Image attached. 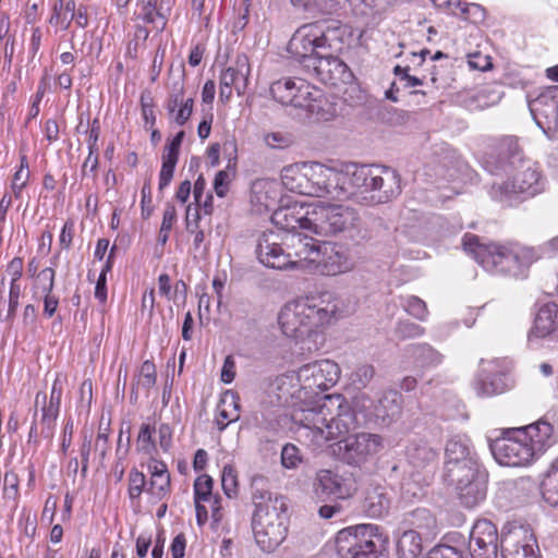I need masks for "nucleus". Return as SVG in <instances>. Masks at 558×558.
I'll return each instance as SVG.
<instances>
[{
    "label": "nucleus",
    "mask_w": 558,
    "mask_h": 558,
    "mask_svg": "<svg viewBox=\"0 0 558 558\" xmlns=\"http://www.w3.org/2000/svg\"><path fill=\"white\" fill-rule=\"evenodd\" d=\"M484 168L492 174L505 173L508 180L493 183L489 195L507 206H513L519 195L534 196L544 190V181L537 165L524 158L515 137L507 136L486 154Z\"/></svg>",
    "instance_id": "f257e3e1"
},
{
    "label": "nucleus",
    "mask_w": 558,
    "mask_h": 558,
    "mask_svg": "<svg viewBox=\"0 0 558 558\" xmlns=\"http://www.w3.org/2000/svg\"><path fill=\"white\" fill-rule=\"evenodd\" d=\"M251 499L254 505L252 530L256 544L263 551H274L288 534V505L282 496L269 490L268 480L259 474L252 477Z\"/></svg>",
    "instance_id": "f03ea898"
},
{
    "label": "nucleus",
    "mask_w": 558,
    "mask_h": 558,
    "mask_svg": "<svg viewBox=\"0 0 558 558\" xmlns=\"http://www.w3.org/2000/svg\"><path fill=\"white\" fill-rule=\"evenodd\" d=\"M371 405V398L365 393L355 397L352 407H349L340 393L316 392V445L318 438L337 440L351 429L366 425L368 414L365 410Z\"/></svg>",
    "instance_id": "7ed1b4c3"
},
{
    "label": "nucleus",
    "mask_w": 558,
    "mask_h": 558,
    "mask_svg": "<svg viewBox=\"0 0 558 558\" xmlns=\"http://www.w3.org/2000/svg\"><path fill=\"white\" fill-rule=\"evenodd\" d=\"M462 244L469 255L494 275L521 276L537 259L533 248L517 242L485 243L477 235L466 233Z\"/></svg>",
    "instance_id": "20e7f679"
},
{
    "label": "nucleus",
    "mask_w": 558,
    "mask_h": 558,
    "mask_svg": "<svg viewBox=\"0 0 558 558\" xmlns=\"http://www.w3.org/2000/svg\"><path fill=\"white\" fill-rule=\"evenodd\" d=\"M335 549L339 558H389L388 536L376 524H356L340 530L333 544L325 546Z\"/></svg>",
    "instance_id": "39448f33"
},
{
    "label": "nucleus",
    "mask_w": 558,
    "mask_h": 558,
    "mask_svg": "<svg viewBox=\"0 0 558 558\" xmlns=\"http://www.w3.org/2000/svg\"><path fill=\"white\" fill-rule=\"evenodd\" d=\"M347 233L352 240L366 238L359 213L342 204L316 202V234L333 235Z\"/></svg>",
    "instance_id": "423d86ee"
},
{
    "label": "nucleus",
    "mask_w": 558,
    "mask_h": 558,
    "mask_svg": "<svg viewBox=\"0 0 558 558\" xmlns=\"http://www.w3.org/2000/svg\"><path fill=\"white\" fill-rule=\"evenodd\" d=\"M384 448L380 435L372 433H357L329 446L331 454L342 462L361 466L373 459Z\"/></svg>",
    "instance_id": "0eeeda50"
},
{
    "label": "nucleus",
    "mask_w": 558,
    "mask_h": 558,
    "mask_svg": "<svg viewBox=\"0 0 558 558\" xmlns=\"http://www.w3.org/2000/svg\"><path fill=\"white\" fill-rule=\"evenodd\" d=\"M313 317V298L303 296L284 305L279 313L278 323L287 337L305 340L314 333Z\"/></svg>",
    "instance_id": "6e6552de"
},
{
    "label": "nucleus",
    "mask_w": 558,
    "mask_h": 558,
    "mask_svg": "<svg viewBox=\"0 0 558 558\" xmlns=\"http://www.w3.org/2000/svg\"><path fill=\"white\" fill-rule=\"evenodd\" d=\"M489 449L500 465L525 466L531 464L536 456L524 436L518 433L517 437L502 436L489 441Z\"/></svg>",
    "instance_id": "1a4fd4ad"
},
{
    "label": "nucleus",
    "mask_w": 558,
    "mask_h": 558,
    "mask_svg": "<svg viewBox=\"0 0 558 558\" xmlns=\"http://www.w3.org/2000/svg\"><path fill=\"white\" fill-rule=\"evenodd\" d=\"M281 233L274 230L263 232L257 241L255 253L260 264L268 268L287 270L304 265V260H293L281 246Z\"/></svg>",
    "instance_id": "9d476101"
},
{
    "label": "nucleus",
    "mask_w": 558,
    "mask_h": 558,
    "mask_svg": "<svg viewBox=\"0 0 558 558\" xmlns=\"http://www.w3.org/2000/svg\"><path fill=\"white\" fill-rule=\"evenodd\" d=\"M348 166L340 167L336 161H316V198H348Z\"/></svg>",
    "instance_id": "9b49d317"
},
{
    "label": "nucleus",
    "mask_w": 558,
    "mask_h": 558,
    "mask_svg": "<svg viewBox=\"0 0 558 558\" xmlns=\"http://www.w3.org/2000/svg\"><path fill=\"white\" fill-rule=\"evenodd\" d=\"M536 125L547 135L558 131V85L548 86L529 101Z\"/></svg>",
    "instance_id": "f8f14e48"
},
{
    "label": "nucleus",
    "mask_w": 558,
    "mask_h": 558,
    "mask_svg": "<svg viewBox=\"0 0 558 558\" xmlns=\"http://www.w3.org/2000/svg\"><path fill=\"white\" fill-rule=\"evenodd\" d=\"M354 266L348 248L330 241H316V271L335 276L347 272Z\"/></svg>",
    "instance_id": "ddd939ff"
},
{
    "label": "nucleus",
    "mask_w": 558,
    "mask_h": 558,
    "mask_svg": "<svg viewBox=\"0 0 558 558\" xmlns=\"http://www.w3.org/2000/svg\"><path fill=\"white\" fill-rule=\"evenodd\" d=\"M500 536L495 524L480 519L470 532L469 553L471 558H498Z\"/></svg>",
    "instance_id": "4468645a"
},
{
    "label": "nucleus",
    "mask_w": 558,
    "mask_h": 558,
    "mask_svg": "<svg viewBox=\"0 0 558 558\" xmlns=\"http://www.w3.org/2000/svg\"><path fill=\"white\" fill-rule=\"evenodd\" d=\"M533 534L523 526L502 529L500 534L501 558H538Z\"/></svg>",
    "instance_id": "2eb2a0df"
},
{
    "label": "nucleus",
    "mask_w": 558,
    "mask_h": 558,
    "mask_svg": "<svg viewBox=\"0 0 558 558\" xmlns=\"http://www.w3.org/2000/svg\"><path fill=\"white\" fill-rule=\"evenodd\" d=\"M371 402L372 405L365 410L368 414L367 423L374 421L388 426L401 416L403 399L396 390L385 391L376 403Z\"/></svg>",
    "instance_id": "dca6fc26"
},
{
    "label": "nucleus",
    "mask_w": 558,
    "mask_h": 558,
    "mask_svg": "<svg viewBox=\"0 0 558 558\" xmlns=\"http://www.w3.org/2000/svg\"><path fill=\"white\" fill-rule=\"evenodd\" d=\"M376 165H348V198L360 195L363 199L371 202V194L375 186V179L378 177Z\"/></svg>",
    "instance_id": "f3484780"
},
{
    "label": "nucleus",
    "mask_w": 558,
    "mask_h": 558,
    "mask_svg": "<svg viewBox=\"0 0 558 558\" xmlns=\"http://www.w3.org/2000/svg\"><path fill=\"white\" fill-rule=\"evenodd\" d=\"M517 433L529 441L536 458L558 441V430L546 418L519 428Z\"/></svg>",
    "instance_id": "a211bd4d"
},
{
    "label": "nucleus",
    "mask_w": 558,
    "mask_h": 558,
    "mask_svg": "<svg viewBox=\"0 0 558 558\" xmlns=\"http://www.w3.org/2000/svg\"><path fill=\"white\" fill-rule=\"evenodd\" d=\"M391 500L390 490L386 485L371 483L364 490L361 510L368 518L379 519L388 514Z\"/></svg>",
    "instance_id": "6ab92c4d"
},
{
    "label": "nucleus",
    "mask_w": 558,
    "mask_h": 558,
    "mask_svg": "<svg viewBox=\"0 0 558 558\" xmlns=\"http://www.w3.org/2000/svg\"><path fill=\"white\" fill-rule=\"evenodd\" d=\"M378 177L371 194V203L385 204L401 194V178L399 173L386 166H378Z\"/></svg>",
    "instance_id": "aec40b11"
},
{
    "label": "nucleus",
    "mask_w": 558,
    "mask_h": 558,
    "mask_svg": "<svg viewBox=\"0 0 558 558\" xmlns=\"http://www.w3.org/2000/svg\"><path fill=\"white\" fill-rule=\"evenodd\" d=\"M316 482L323 493L344 499L356 492L357 485L352 476L343 477L330 470H322L316 474Z\"/></svg>",
    "instance_id": "412c9836"
},
{
    "label": "nucleus",
    "mask_w": 558,
    "mask_h": 558,
    "mask_svg": "<svg viewBox=\"0 0 558 558\" xmlns=\"http://www.w3.org/2000/svg\"><path fill=\"white\" fill-rule=\"evenodd\" d=\"M288 51L300 63L312 61L314 56V24L300 26L288 45Z\"/></svg>",
    "instance_id": "4be33fe9"
},
{
    "label": "nucleus",
    "mask_w": 558,
    "mask_h": 558,
    "mask_svg": "<svg viewBox=\"0 0 558 558\" xmlns=\"http://www.w3.org/2000/svg\"><path fill=\"white\" fill-rule=\"evenodd\" d=\"M344 316V306L341 300L330 292H323L316 299V327L329 326Z\"/></svg>",
    "instance_id": "5701e85b"
},
{
    "label": "nucleus",
    "mask_w": 558,
    "mask_h": 558,
    "mask_svg": "<svg viewBox=\"0 0 558 558\" xmlns=\"http://www.w3.org/2000/svg\"><path fill=\"white\" fill-rule=\"evenodd\" d=\"M461 504L466 508H474L486 498L487 474L485 472L470 481L454 485Z\"/></svg>",
    "instance_id": "b1692460"
},
{
    "label": "nucleus",
    "mask_w": 558,
    "mask_h": 558,
    "mask_svg": "<svg viewBox=\"0 0 558 558\" xmlns=\"http://www.w3.org/2000/svg\"><path fill=\"white\" fill-rule=\"evenodd\" d=\"M557 328L558 305L555 302H546L537 310L529 339L532 341L534 338H545L555 332Z\"/></svg>",
    "instance_id": "393cba45"
},
{
    "label": "nucleus",
    "mask_w": 558,
    "mask_h": 558,
    "mask_svg": "<svg viewBox=\"0 0 558 558\" xmlns=\"http://www.w3.org/2000/svg\"><path fill=\"white\" fill-rule=\"evenodd\" d=\"M485 472L481 470L477 459H466V461L458 462L444 468V480L448 485H457L465 481L474 478V476Z\"/></svg>",
    "instance_id": "a878e982"
},
{
    "label": "nucleus",
    "mask_w": 558,
    "mask_h": 558,
    "mask_svg": "<svg viewBox=\"0 0 558 558\" xmlns=\"http://www.w3.org/2000/svg\"><path fill=\"white\" fill-rule=\"evenodd\" d=\"M405 457L414 469L421 470L434 464L438 453L424 440H412L407 446Z\"/></svg>",
    "instance_id": "bb28decb"
},
{
    "label": "nucleus",
    "mask_w": 558,
    "mask_h": 558,
    "mask_svg": "<svg viewBox=\"0 0 558 558\" xmlns=\"http://www.w3.org/2000/svg\"><path fill=\"white\" fill-rule=\"evenodd\" d=\"M250 62L246 54L241 53L236 56L235 65L228 66L220 76V85L234 86L240 93V81L243 82V87L246 86V81L250 75Z\"/></svg>",
    "instance_id": "cd10ccee"
},
{
    "label": "nucleus",
    "mask_w": 558,
    "mask_h": 558,
    "mask_svg": "<svg viewBox=\"0 0 558 558\" xmlns=\"http://www.w3.org/2000/svg\"><path fill=\"white\" fill-rule=\"evenodd\" d=\"M466 459H477L471 450L470 439L460 435L450 438L445 448V465L460 463Z\"/></svg>",
    "instance_id": "c85d7f7f"
},
{
    "label": "nucleus",
    "mask_w": 558,
    "mask_h": 558,
    "mask_svg": "<svg viewBox=\"0 0 558 558\" xmlns=\"http://www.w3.org/2000/svg\"><path fill=\"white\" fill-rule=\"evenodd\" d=\"M506 390H508V383L505 374H488L487 369L482 368L476 381V391L480 396L492 397Z\"/></svg>",
    "instance_id": "c756f323"
},
{
    "label": "nucleus",
    "mask_w": 558,
    "mask_h": 558,
    "mask_svg": "<svg viewBox=\"0 0 558 558\" xmlns=\"http://www.w3.org/2000/svg\"><path fill=\"white\" fill-rule=\"evenodd\" d=\"M162 3L163 0L160 2L159 0H137V5L141 9L138 17L147 24L159 23L160 29L163 31L167 25L170 8L163 10Z\"/></svg>",
    "instance_id": "7c9ffc66"
},
{
    "label": "nucleus",
    "mask_w": 558,
    "mask_h": 558,
    "mask_svg": "<svg viewBox=\"0 0 558 558\" xmlns=\"http://www.w3.org/2000/svg\"><path fill=\"white\" fill-rule=\"evenodd\" d=\"M339 365L329 359L316 360V387L325 391L332 388L340 379Z\"/></svg>",
    "instance_id": "2f4dec72"
},
{
    "label": "nucleus",
    "mask_w": 558,
    "mask_h": 558,
    "mask_svg": "<svg viewBox=\"0 0 558 558\" xmlns=\"http://www.w3.org/2000/svg\"><path fill=\"white\" fill-rule=\"evenodd\" d=\"M348 66L335 57H322L316 52V78L325 84H336L335 72L344 73Z\"/></svg>",
    "instance_id": "473e14b6"
},
{
    "label": "nucleus",
    "mask_w": 558,
    "mask_h": 558,
    "mask_svg": "<svg viewBox=\"0 0 558 558\" xmlns=\"http://www.w3.org/2000/svg\"><path fill=\"white\" fill-rule=\"evenodd\" d=\"M408 352L417 367H436L441 364L444 355L428 343H416L408 348Z\"/></svg>",
    "instance_id": "72a5a7b5"
},
{
    "label": "nucleus",
    "mask_w": 558,
    "mask_h": 558,
    "mask_svg": "<svg viewBox=\"0 0 558 558\" xmlns=\"http://www.w3.org/2000/svg\"><path fill=\"white\" fill-rule=\"evenodd\" d=\"M313 90L314 85L304 78H298L290 106L304 111V119H310L313 112Z\"/></svg>",
    "instance_id": "f704fd0d"
},
{
    "label": "nucleus",
    "mask_w": 558,
    "mask_h": 558,
    "mask_svg": "<svg viewBox=\"0 0 558 558\" xmlns=\"http://www.w3.org/2000/svg\"><path fill=\"white\" fill-rule=\"evenodd\" d=\"M422 550V536L417 531L409 530L401 534L397 543L399 558H417Z\"/></svg>",
    "instance_id": "c9c22d12"
},
{
    "label": "nucleus",
    "mask_w": 558,
    "mask_h": 558,
    "mask_svg": "<svg viewBox=\"0 0 558 558\" xmlns=\"http://www.w3.org/2000/svg\"><path fill=\"white\" fill-rule=\"evenodd\" d=\"M291 246L294 250L295 260H304V265L296 269H311L314 260L310 258V255L314 252V238L304 233H295L291 236Z\"/></svg>",
    "instance_id": "e433bc0d"
},
{
    "label": "nucleus",
    "mask_w": 558,
    "mask_h": 558,
    "mask_svg": "<svg viewBox=\"0 0 558 558\" xmlns=\"http://www.w3.org/2000/svg\"><path fill=\"white\" fill-rule=\"evenodd\" d=\"M407 521L416 530H421L426 536L435 533L436 519L426 508H416L408 512Z\"/></svg>",
    "instance_id": "4c0bfd02"
},
{
    "label": "nucleus",
    "mask_w": 558,
    "mask_h": 558,
    "mask_svg": "<svg viewBox=\"0 0 558 558\" xmlns=\"http://www.w3.org/2000/svg\"><path fill=\"white\" fill-rule=\"evenodd\" d=\"M448 14L473 24H481L486 19V10L481 4L462 2L460 0L459 5L449 11Z\"/></svg>",
    "instance_id": "58836bf2"
},
{
    "label": "nucleus",
    "mask_w": 558,
    "mask_h": 558,
    "mask_svg": "<svg viewBox=\"0 0 558 558\" xmlns=\"http://www.w3.org/2000/svg\"><path fill=\"white\" fill-rule=\"evenodd\" d=\"M298 78L280 80L271 84L270 94L274 99L282 105H291L293 93L295 92Z\"/></svg>",
    "instance_id": "ea45409f"
},
{
    "label": "nucleus",
    "mask_w": 558,
    "mask_h": 558,
    "mask_svg": "<svg viewBox=\"0 0 558 558\" xmlns=\"http://www.w3.org/2000/svg\"><path fill=\"white\" fill-rule=\"evenodd\" d=\"M311 205L306 203H295L292 208L290 220L287 219V227L295 228L291 221L295 222L300 229L312 230L313 220L310 215L313 213L310 210Z\"/></svg>",
    "instance_id": "a19ab883"
},
{
    "label": "nucleus",
    "mask_w": 558,
    "mask_h": 558,
    "mask_svg": "<svg viewBox=\"0 0 558 558\" xmlns=\"http://www.w3.org/2000/svg\"><path fill=\"white\" fill-rule=\"evenodd\" d=\"M63 392V383L60 374H57L53 380L49 402L47 403V396L44 392H37L35 398V404L37 405L40 401L43 405L60 412L61 398Z\"/></svg>",
    "instance_id": "79ce46f5"
},
{
    "label": "nucleus",
    "mask_w": 558,
    "mask_h": 558,
    "mask_svg": "<svg viewBox=\"0 0 558 558\" xmlns=\"http://www.w3.org/2000/svg\"><path fill=\"white\" fill-rule=\"evenodd\" d=\"M543 499L551 507L558 506V474L547 472L541 483Z\"/></svg>",
    "instance_id": "37998d69"
},
{
    "label": "nucleus",
    "mask_w": 558,
    "mask_h": 558,
    "mask_svg": "<svg viewBox=\"0 0 558 558\" xmlns=\"http://www.w3.org/2000/svg\"><path fill=\"white\" fill-rule=\"evenodd\" d=\"M146 492L158 500L168 496L170 494V473L150 476L149 486Z\"/></svg>",
    "instance_id": "c03bdc74"
},
{
    "label": "nucleus",
    "mask_w": 558,
    "mask_h": 558,
    "mask_svg": "<svg viewBox=\"0 0 558 558\" xmlns=\"http://www.w3.org/2000/svg\"><path fill=\"white\" fill-rule=\"evenodd\" d=\"M175 220H177V209H175L174 205L168 203L163 210L162 222H161V227H160V231H159V235H158V240H157L158 244H160L161 246H163L167 243V241L169 239V233H170Z\"/></svg>",
    "instance_id": "a18cd8bd"
},
{
    "label": "nucleus",
    "mask_w": 558,
    "mask_h": 558,
    "mask_svg": "<svg viewBox=\"0 0 558 558\" xmlns=\"http://www.w3.org/2000/svg\"><path fill=\"white\" fill-rule=\"evenodd\" d=\"M221 486L228 498L236 497L239 492L238 474L235 469L230 464L225 465L222 469Z\"/></svg>",
    "instance_id": "49530a36"
},
{
    "label": "nucleus",
    "mask_w": 558,
    "mask_h": 558,
    "mask_svg": "<svg viewBox=\"0 0 558 558\" xmlns=\"http://www.w3.org/2000/svg\"><path fill=\"white\" fill-rule=\"evenodd\" d=\"M214 481L207 475H199L194 482V501H210Z\"/></svg>",
    "instance_id": "de8ad7c7"
},
{
    "label": "nucleus",
    "mask_w": 558,
    "mask_h": 558,
    "mask_svg": "<svg viewBox=\"0 0 558 558\" xmlns=\"http://www.w3.org/2000/svg\"><path fill=\"white\" fill-rule=\"evenodd\" d=\"M59 412L43 405L40 417V436L45 439H51L54 434L56 421Z\"/></svg>",
    "instance_id": "09e8293b"
},
{
    "label": "nucleus",
    "mask_w": 558,
    "mask_h": 558,
    "mask_svg": "<svg viewBox=\"0 0 558 558\" xmlns=\"http://www.w3.org/2000/svg\"><path fill=\"white\" fill-rule=\"evenodd\" d=\"M265 144L272 149H286L294 144V136L288 132H271L265 135Z\"/></svg>",
    "instance_id": "8fccbe9b"
},
{
    "label": "nucleus",
    "mask_w": 558,
    "mask_h": 558,
    "mask_svg": "<svg viewBox=\"0 0 558 558\" xmlns=\"http://www.w3.org/2000/svg\"><path fill=\"white\" fill-rule=\"evenodd\" d=\"M146 478L145 475L137 469H132L129 473V497L132 501L140 499L142 493L145 490Z\"/></svg>",
    "instance_id": "3c124183"
},
{
    "label": "nucleus",
    "mask_w": 558,
    "mask_h": 558,
    "mask_svg": "<svg viewBox=\"0 0 558 558\" xmlns=\"http://www.w3.org/2000/svg\"><path fill=\"white\" fill-rule=\"evenodd\" d=\"M375 375V369L373 365L369 364H361L355 367V369L351 374V381L354 387L357 389L365 388Z\"/></svg>",
    "instance_id": "603ef678"
},
{
    "label": "nucleus",
    "mask_w": 558,
    "mask_h": 558,
    "mask_svg": "<svg viewBox=\"0 0 558 558\" xmlns=\"http://www.w3.org/2000/svg\"><path fill=\"white\" fill-rule=\"evenodd\" d=\"M424 332L425 329L422 326L410 320H400L395 328L397 338L401 340L417 338Z\"/></svg>",
    "instance_id": "864d4df0"
},
{
    "label": "nucleus",
    "mask_w": 558,
    "mask_h": 558,
    "mask_svg": "<svg viewBox=\"0 0 558 558\" xmlns=\"http://www.w3.org/2000/svg\"><path fill=\"white\" fill-rule=\"evenodd\" d=\"M156 378L157 376L155 364L149 360L144 361L140 369L137 385L148 390L155 386Z\"/></svg>",
    "instance_id": "5fc2aeb1"
},
{
    "label": "nucleus",
    "mask_w": 558,
    "mask_h": 558,
    "mask_svg": "<svg viewBox=\"0 0 558 558\" xmlns=\"http://www.w3.org/2000/svg\"><path fill=\"white\" fill-rule=\"evenodd\" d=\"M99 136H100V123H99L98 119H94L92 122V126L89 130V136H88V141H87L89 153H88V156L82 167L83 175L86 174V169H87L88 162L92 160V155L98 153L97 143H98Z\"/></svg>",
    "instance_id": "6e6d98bb"
},
{
    "label": "nucleus",
    "mask_w": 558,
    "mask_h": 558,
    "mask_svg": "<svg viewBox=\"0 0 558 558\" xmlns=\"http://www.w3.org/2000/svg\"><path fill=\"white\" fill-rule=\"evenodd\" d=\"M427 558H466L463 551L454 546L439 544L429 550Z\"/></svg>",
    "instance_id": "4d7b16f0"
},
{
    "label": "nucleus",
    "mask_w": 558,
    "mask_h": 558,
    "mask_svg": "<svg viewBox=\"0 0 558 558\" xmlns=\"http://www.w3.org/2000/svg\"><path fill=\"white\" fill-rule=\"evenodd\" d=\"M405 311L420 320H424L428 314L425 302L413 295L407 299Z\"/></svg>",
    "instance_id": "13d9d810"
},
{
    "label": "nucleus",
    "mask_w": 558,
    "mask_h": 558,
    "mask_svg": "<svg viewBox=\"0 0 558 558\" xmlns=\"http://www.w3.org/2000/svg\"><path fill=\"white\" fill-rule=\"evenodd\" d=\"M177 162L178 161L171 160L170 158L162 159V165H161V169H160V173H159V186H158L159 191H162L165 187H167L170 184V182L173 178Z\"/></svg>",
    "instance_id": "bf43d9fd"
},
{
    "label": "nucleus",
    "mask_w": 558,
    "mask_h": 558,
    "mask_svg": "<svg viewBox=\"0 0 558 558\" xmlns=\"http://www.w3.org/2000/svg\"><path fill=\"white\" fill-rule=\"evenodd\" d=\"M142 114L146 125L150 128L156 123V116L154 112V102L149 93H143L141 96Z\"/></svg>",
    "instance_id": "052dcab7"
},
{
    "label": "nucleus",
    "mask_w": 558,
    "mask_h": 558,
    "mask_svg": "<svg viewBox=\"0 0 558 558\" xmlns=\"http://www.w3.org/2000/svg\"><path fill=\"white\" fill-rule=\"evenodd\" d=\"M153 432L154 428H151L149 424H142L137 436V444L141 450L150 452V450L155 448L153 441Z\"/></svg>",
    "instance_id": "680f3d73"
},
{
    "label": "nucleus",
    "mask_w": 558,
    "mask_h": 558,
    "mask_svg": "<svg viewBox=\"0 0 558 558\" xmlns=\"http://www.w3.org/2000/svg\"><path fill=\"white\" fill-rule=\"evenodd\" d=\"M468 64L471 69L478 71H487L493 66L490 57L481 52L470 53Z\"/></svg>",
    "instance_id": "e2e57ef3"
},
{
    "label": "nucleus",
    "mask_w": 558,
    "mask_h": 558,
    "mask_svg": "<svg viewBox=\"0 0 558 558\" xmlns=\"http://www.w3.org/2000/svg\"><path fill=\"white\" fill-rule=\"evenodd\" d=\"M56 271L53 267H47L40 270L37 275V279L41 283L43 293H51L54 288Z\"/></svg>",
    "instance_id": "0e129e2a"
},
{
    "label": "nucleus",
    "mask_w": 558,
    "mask_h": 558,
    "mask_svg": "<svg viewBox=\"0 0 558 558\" xmlns=\"http://www.w3.org/2000/svg\"><path fill=\"white\" fill-rule=\"evenodd\" d=\"M299 449L291 444H287L281 451V463L284 468L291 469L296 465L299 459Z\"/></svg>",
    "instance_id": "69168bd1"
},
{
    "label": "nucleus",
    "mask_w": 558,
    "mask_h": 558,
    "mask_svg": "<svg viewBox=\"0 0 558 558\" xmlns=\"http://www.w3.org/2000/svg\"><path fill=\"white\" fill-rule=\"evenodd\" d=\"M230 183V174L227 170H220L214 179V190L219 197H225Z\"/></svg>",
    "instance_id": "338daca9"
},
{
    "label": "nucleus",
    "mask_w": 558,
    "mask_h": 558,
    "mask_svg": "<svg viewBox=\"0 0 558 558\" xmlns=\"http://www.w3.org/2000/svg\"><path fill=\"white\" fill-rule=\"evenodd\" d=\"M3 493L7 498L15 499L17 496L19 480L15 473L7 472L3 478Z\"/></svg>",
    "instance_id": "774afa93"
}]
</instances>
